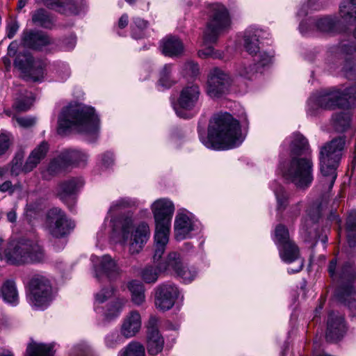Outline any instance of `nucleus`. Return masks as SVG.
<instances>
[{
  "mask_svg": "<svg viewBox=\"0 0 356 356\" xmlns=\"http://www.w3.org/2000/svg\"><path fill=\"white\" fill-rule=\"evenodd\" d=\"M274 193L277 199V209L283 211L288 204L289 195L282 186H278L274 189Z\"/></svg>",
  "mask_w": 356,
  "mask_h": 356,
  "instance_id": "09e8293b",
  "label": "nucleus"
},
{
  "mask_svg": "<svg viewBox=\"0 0 356 356\" xmlns=\"http://www.w3.org/2000/svg\"><path fill=\"white\" fill-rule=\"evenodd\" d=\"M62 158H65L69 161V167H82L86 165L88 155L83 151L70 149L62 151Z\"/></svg>",
  "mask_w": 356,
  "mask_h": 356,
  "instance_id": "2f4dec72",
  "label": "nucleus"
},
{
  "mask_svg": "<svg viewBox=\"0 0 356 356\" xmlns=\"http://www.w3.org/2000/svg\"><path fill=\"white\" fill-rule=\"evenodd\" d=\"M198 131L202 143L206 147L215 150L234 148L240 145L244 139L238 122L227 113L213 116L207 136L200 129Z\"/></svg>",
  "mask_w": 356,
  "mask_h": 356,
  "instance_id": "f257e3e1",
  "label": "nucleus"
},
{
  "mask_svg": "<svg viewBox=\"0 0 356 356\" xmlns=\"http://www.w3.org/2000/svg\"><path fill=\"white\" fill-rule=\"evenodd\" d=\"M132 29V37L138 39L143 37L142 31L147 27V22L140 18L135 17L133 19Z\"/></svg>",
  "mask_w": 356,
  "mask_h": 356,
  "instance_id": "8fccbe9b",
  "label": "nucleus"
},
{
  "mask_svg": "<svg viewBox=\"0 0 356 356\" xmlns=\"http://www.w3.org/2000/svg\"><path fill=\"white\" fill-rule=\"evenodd\" d=\"M153 261L154 263H158V268L160 272L169 275H177V273L180 272L184 264L180 254L177 252H170L163 259L160 258L155 261L153 259Z\"/></svg>",
  "mask_w": 356,
  "mask_h": 356,
  "instance_id": "bb28decb",
  "label": "nucleus"
},
{
  "mask_svg": "<svg viewBox=\"0 0 356 356\" xmlns=\"http://www.w3.org/2000/svg\"><path fill=\"white\" fill-rule=\"evenodd\" d=\"M119 356H145V347L138 341H131L119 352Z\"/></svg>",
  "mask_w": 356,
  "mask_h": 356,
  "instance_id": "37998d69",
  "label": "nucleus"
},
{
  "mask_svg": "<svg viewBox=\"0 0 356 356\" xmlns=\"http://www.w3.org/2000/svg\"><path fill=\"white\" fill-rule=\"evenodd\" d=\"M7 261L13 265H22L42 261L44 252L35 241L20 238L9 242L3 251Z\"/></svg>",
  "mask_w": 356,
  "mask_h": 356,
  "instance_id": "423d86ee",
  "label": "nucleus"
},
{
  "mask_svg": "<svg viewBox=\"0 0 356 356\" xmlns=\"http://www.w3.org/2000/svg\"><path fill=\"white\" fill-rule=\"evenodd\" d=\"M340 21L336 17L325 16L315 19H309L302 21L299 26L300 31L303 35L310 33L314 27L323 33H333L337 31Z\"/></svg>",
  "mask_w": 356,
  "mask_h": 356,
  "instance_id": "412c9836",
  "label": "nucleus"
},
{
  "mask_svg": "<svg viewBox=\"0 0 356 356\" xmlns=\"http://www.w3.org/2000/svg\"><path fill=\"white\" fill-rule=\"evenodd\" d=\"M288 143L290 147L291 156L302 157L309 155L310 151L307 140L300 134L294 133L284 143Z\"/></svg>",
  "mask_w": 356,
  "mask_h": 356,
  "instance_id": "c756f323",
  "label": "nucleus"
},
{
  "mask_svg": "<svg viewBox=\"0 0 356 356\" xmlns=\"http://www.w3.org/2000/svg\"><path fill=\"white\" fill-rule=\"evenodd\" d=\"M0 298L6 305L16 307L19 302V295L16 280L7 278L0 285Z\"/></svg>",
  "mask_w": 356,
  "mask_h": 356,
  "instance_id": "cd10ccee",
  "label": "nucleus"
},
{
  "mask_svg": "<svg viewBox=\"0 0 356 356\" xmlns=\"http://www.w3.org/2000/svg\"><path fill=\"white\" fill-rule=\"evenodd\" d=\"M262 35L261 29L249 27L244 32L243 47L254 58L255 62L265 67L272 62V56L266 51L261 50L259 39Z\"/></svg>",
  "mask_w": 356,
  "mask_h": 356,
  "instance_id": "f8f14e48",
  "label": "nucleus"
},
{
  "mask_svg": "<svg viewBox=\"0 0 356 356\" xmlns=\"http://www.w3.org/2000/svg\"><path fill=\"white\" fill-rule=\"evenodd\" d=\"M115 289L113 286L104 287L95 294L94 308L97 313L102 312L101 305L114 296Z\"/></svg>",
  "mask_w": 356,
  "mask_h": 356,
  "instance_id": "58836bf2",
  "label": "nucleus"
},
{
  "mask_svg": "<svg viewBox=\"0 0 356 356\" xmlns=\"http://www.w3.org/2000/svg\"><path fill=\"white\" fill-rule=\"evenodd\" d=\"M33 102L32 94L29 92L24 97L17 99L13 106L17 111H26L31 108Z\"/></svg>",
  "mask_w": 356,
  "mask_h": 356,
  "instance_id": "3c124183",
  "label": "nucleus"
},
{
  "mask_svg": "<svg viewBox=\"0 0 356 356\" xmlns=\"http://www.w3.org/2000/svg\"><path fill=\"white\" fill-rule=\"evenodd\" d=\"M55 297L50 280L43 275H33L28 285L27 300L35 309L44 310Z\"/></svg>",
  "mask_w": 356,
  "mask_h": 356,
  "instance_id": "0eeeda50",
  "label": "nucleus"
},
{
  "mask_svg": "<svg viewBox=\"0 0 356 356\" xmlns=\"http://www.w3.org/2000/svg\"><path fill=\"white\" fill-rule=\"evenodd\" d=\"M339 301L346 304L353 316H356V293L353 287L343 292V298H337Z\"/></svg>",
  "mask_w": 356,
  "mask_h": 356,
  "instance_id": "de8ad7c7",
  "label": "nucleus"
},
{
  "mask_svg": "<svg viewBox=\"0 0 356 356\" xmlns=\"http://www.w3.org/2000/svg\"><path fill=\"white\" fill-rule=\"evenodd\" d=\"M172 65L166 64L163 66L160 72V76L159 79V85L163 88H169L174 84V81L171 79Z\"/></svg>",
  "mask_w": 356,
  "mask_h": 356,
  "instance_id": "49530a36",
  "label": "nucleus"
},
{
  "mask_svg": "<svg viewBox=\"0 0 356 356\" xmlns=\"http://www.w3.org/2000/svg\"><path fill=\"white\" fill-rule=\"evenodd\" d=\"M53 43L49 35L41 31L26 29L21 35V44L25 48L40 51Z\"/></svg>",
  "mask_w": 356,
  "mask_h": 356,
  "instance_id": "4be33fe9",
  "label": "nucleus"
},
{
  "mask_svg": "<svg viewBox=\"0 0 356 356\" xmlns=\"http://www.w3.org/2000/svg\"><path fill=\"white\" fill-rule=\"evenodd\" d=\"M91 346L85 341H81L73 346L70 350V356H86L90 353Z\"/></svg>",
  "mask_w": 356,
  "mask_h": 356,
  "instance_id": "603ef678",
  "label": "nucleus"
},
{
  "mask_svg": "<svg viewBox=\"0 0 356 356\" xmlns=\"http://www.w3.org/2000/svg\"><path fill=\"white\" fill-rule=\"evenodd\" d=\"M122 342L121 333L119 334L117 331L108 334L105 337L106 346L110 348H113Z\"/></svg>",
  "mask_w": 356,
  "mask_h": 356,
  "instance_id": "5fc2aeb1",
  "label": "nucleus"
},
{
  "mask_svg": "<svg viewBox=\"0 0 356 356\" xmlns=\"http://www.w3.org/2000/svg\"><path fill=\"white\" fill-rule=\"evenodd\" d=\"M339 49L341 53L346 55L352 54L356 49L355 44L349 41H343L340 43Z\"/></svg>",
  "mask_w": 356,
  "mask_h": 356,
  "instance_id": "bf43d9fd",
  "label": "nucleus"
},
{
  "mask_svg": "<svg viewBox=\"0 0 356 356\" xmlns=\"http://www.w3.org/2000/svg\"><path fill=\"white\" fill-rule=\"evenodd\" d=\"M307 217L302 220V229L307 231L308 227L318 221L321 212V205L318 202H314L307 210Z\"/></svg>",
  "mask_w": 356,
  "mask_h": 356,
  "instance_id": "72a5a7b5",
  "label": "nucleus"
},
{
  "mask_svg": "<svg viewBox=\"0 0 356 356\" xmlns=\"http://www.w3.org/2000/svg\"><path fill=\"white\" fill-rule=\"evenodd\" d=\"M75 227V223L69 218L60 208L49 209L46 215L44 228L47 233L55 238H63L68 236Z\"/></svg>",
  "mask_w": 356,
  "mask_h": 356,
  "instance_id": "9b49d317",
  "label": "nucleus"
},
{
  "mask_svg": "<svg viewBox=\"0 0 356 356\" xmlns=\"http://www.w3.org/2000/svg\"><path fill=\"white\" fill-rule=\"evenodd\" d=\"M279 168L283 177L298 188H307L313 182L314 164L310 155L292 156L281 163Z\"/></svg>",
  "mask_w": 356,
  "mask_h": 356,
  "instance_id": "39448f33",
  "label": "nucleus"
},
{
  "mask_svg": "<svg viewBox=\"0 0 356 356\" xmlns=\"http://www.w3.org/2000/svg\"><path fill=\"white\" fill-rule=\"evenodd\" d=\"M48 150V143L45 141H42L33 150H32L23 165V156L22 154H18L12 162V167L10 169L11 175L17 176L22 172L28 173L32 171L46 156Z\"/></svg>",
  "mask_w": 356,
  "mask_h": 356,
  "instance_id": "ddd939ff",
  "label": "nucleus"
},
{
  "mask_svg": "<svg viewBox=\"0 0 356 356\" xmlns=\"http://www.w3.org/2000/svg\"><path fill=\"white\" fill-rule=\"evenodd\" d=\"M309 7H312L314 10H318L320 9L321 6L315 5L314 0H309L307 5L304 4L301 6V8L298 11L297 15L298 16H305L307 13V8Z\"/></svg>",
  "mask_w": 356,
  "mask_h": 356,
  "instance_id": "0e129e2a",
  "label": "nucleus"
},
{
  "mask_svg": "<svg viewBox=\"0 0 356 356\" xmlns=\"http://www.w3.org/2000/svg\"><path fill=\"white\" fill-rule=\"evenodd\" d=\"M25 356H54V352L50 345L33 342L27 346Z\"/></svg>",
  "mask_w": 356,
  "mask_h": 356,
  "instance_id": "c9c22d12",
  "label": "nucleus"
},
{
  "mask_svg": "<svg viewBox=\"0 0 356 356\" xmlns=\"http://www.w3.org/2000/svg\"><path fill=\"white\" fill-rule=\"evenodd\" d=\"M83 185V181L80 177H73L63 181L58 186V195L70 209L74 203V195Z\"/></svg>",
  "mask_w": 356,
  "mask_h": 356,
  "instance_id": "393cba45",
  "label": "nucleus"
},
{
  "mask_svg": "<svg viewBox=\"0 0 356 356\" xmlns=\"http://www.w3.org/2000/svg\"><path fill=\"white\" fill-rule=\"evenodd\" d=\"M161 273L158 266L147 265L142 270L141 277L146 283H154L157 281L159 273Z\"/></svg>",
  "mask_w": 356,
  "mask_h": 356,
  "instance_id": "a18cd8bd",
  "label": "nucleus"
},
{
  "mask_svg": "<svg viewBox=\"0 0 356 356\" xmlns=\"http://www.w3.org/2000/svg\"><path fill=\"white\" fill-rule=\"evenodd\" d=\"M208 22L204 32V42L209 44L215 42L219 35L230 26V18L227 8L222 4H209L207 8Z\"/></svg>",
  "mask_w": 356,
  "mask_h": 356,
  "instance_id": "6e6552de",
  "label": "nucleus"
},
{
  "mask_svg": "<svg viewBox=\"0 0 356 356\" xmlns=\"http://www.w3.org/2000/svg\"><path fill=\"white\" fill-rule=\"evenodd\" d=\"M231 83L229 74L215 67L208 75L207 93L212 98L220 97L228 91Z\"/></svg>",
  "mask_w": 356,
  "mask_h": 356,
  "instance_id": "dca6fc26",
  "label": "nucleus"
},
{
  "mask_svg": "<svg viewBox=\"0 0 356 356\" xmlns=\"http://www.w3.org/2000/svg\"><path fill=\"white\" fill-rule=\"evenodd\" d=\"M102 163L108 168L113 163V155L111 152H106L101 156Z\"/></svg>",
  "mask_w": 356,
  "mask_h": 356,
  "instance_id": "69168bd1",
  "label": "nucleus"
},
{
  "mask_svg": "<svg viewBox=\"0 0 356 356\" xmlns=\"http://www.w3.org/2000/svg\"><path fill=\"white\" fill-rule=\"evenodd\" d=\"M141 325L140 314L137 311H132L123 320L120 328L121 335L126 339L131 338L139 332Z\"/></svg>",
  "mask_w": 356,
  "mask_h": 356,
  "instance_id": "c85d7f7f",
  "label": "nucleus"
},
{
  "mask_svg": "<svg viewBox=\"0 0 356 356\" xmlns=\"http://www.w3.org/2000/svg\"><path fill=\"white\" fill-rule=\"evenodd\" d=\"M155 290L156 307L162 311L170 309L179 294L177 286L172 283H165L159 285Z\"/></svg>",
  "mask_w": 356,
  "mask_h": 356,
  "instance_id": "aec40b11",
  "label": "nucleus"
},
{
  "mask_svg": "<svg viewBox=\"0 0 356 356\" xmlns=\"http://www.w3.org/2000/svg\"><path fill=\"white\" fill-rule=\"evenodd\" d=\"M332 125L339 132L345 131L350 125V115L348 113L340 112L332 115Z\"/></svg>",
  "mask_w": 356,
  "mask_h": 356,
  "instance_id": "a19ab883",
  "label": "nucleus"
},
{
  "mask_svg": "<svg viewBox=\"0 0 356 356\" xmlns=\"http://www.w3.org/2000/svg\"><path fill=\"white\" fill-rule=\"evenodd\" d=\"M10 146L9 136L6 134H0V156L4 154Z\"/></svg>",
  "mask_w": 356,
  "mask_h": 356,
  "instance_id": "680f3d73",
  "label": "nucleus"
},
{
  "mask_svg": "<svg viewBox=\"0 0 356 356\" xmlns=\"http://www.w3.org/2000/svg\"><path fill=\"white\" fill-rule=\"evenodd\" d=\"M126 303V300L123 298H118L107 305L106 308L104 309L102 307L100 313L107 321H111L119 316Z\"/></svg>",
  "mask_w": 356,
  "mask_h": 356,
  "instance_id": "473e14b6",
  "label": "nucleus"
},
{
  "mask_svg": "<svg viewBox=\"0 0 356 356\" xmlns=\"http://www.w3.org/2000/svg\"><path fill=\"white\" fill-rule=\"evenodd\" d=\"M159 318L151 316L146 325V347L149 355H157L164 347V338L159 330Z\"/></svg>",
  "mask_w": 356,
  "mask_h": 356,
  "instance_id": "6ab92c4d",
  "label": "nucleus"
},
{
  "mask_svg": "<svg viewBox=\"0 0 356 356\" xmlns=\"http://www.w3.org/2000/svg\"><path fill=\"white\" fill-rule=\"evenodd\" d=\"M161 49L165 56L177 57L182 54L184 47L179 38L169 35L161 41Z\"/></svg>",
  "mask_w": 356,
  "mask_h": 356,
  "instance_id": "7c9ffc66",
  "label": "nucleus"
},
{
  "mask_svg": "<svg viewBox=\"0 0 356 356\" xmlns=\"http://www.w3.org/2000/svg\"><path fill=\"white\" fill-rule=\"evenodd\" d=\"M138 205V201L129 197L120 198L113 201L108 211V216L111 218L110 224L113 232H121L123 241L127 242L129 236V229L133 227L134 220L131 215H115L126 208L136 207Z\"/></svg>",
  "mask_w": 356,
  "mask_h": 356,
  "instance_id": "1a4fd4ad",
  "label": "nucleus"
},
{
  "mask_svg": "<svg viewBox=\"0 0 356 356\" xmlns=\"http://www.w3.org/2000/svg\"><path fill=\"white\" fill-rule=\"evenodd\" d=\"M90 260L92 263L94 276L99 280L103 276L110 280L115 279L120 273V268L117 261L108 254L102 257L92 255Z\"/></svg>",
  "mask_w": 356,
  "mask_h": 356,
  "instance_id": "f3484780",
  "label": "nucleus"
},
{
  "mask_svg": "<svg viewBox=\"0 0 356 356\" xmlns=\"http://www.w3.org/2000/svg\"><path fill=\"white\" fill-rule=\"evenodd\" d=\"M199 229V222L193 214L185 209H179L175 218L174 235L177 241L192 238Z\"/></svg>",
  "mask_w": 356,
  "mask_h": 356,
  "instance_id": "4468645a",
  "label": "nucleus"
},
{
  "mask_svg": "<svg viewBox=\"0 0 356 356\" xmlns=\"http://www.w3.org/2000/svg\"><path fill=\"white\" fill-rule=\"evenodd\" d=\"M151 209L155 222L154 259L156 261L163 254L168 243L175 206L170 200L160 198L152 204Z\"/></svg>",
  "mask_w": 356,
  "mask_h": 356,
  "instance_id": "7ed1b4c3",
  "label": "nucleus"
},
{
  "mask_svg": "<svg viewBox=\"0 0 356 356\" xmlns=\"http://www.w3.org/2000/svg\"><path fill=\"white\" fill-rule=\"evenodd\" d=\"M200 72V68L197 63L193 61L186 62L182 68V73L184 76L189 77H196Z\"/></svg>",
  "mask_w": 356,
  "mask_h": 356,
  "instance_id": "6e6d98bb",
  "label": "nucleus"
},
{
  "mask_svg": "<svg viewBox=\"0 0 356 356\" xmlns=\"http://www.w3.org/2000/svg\"><path fill=\"white\" fill-rule=\"evenodd\" d=\"M198 55L201 58H207V57L217 58L218 57L216 54L214 52V49L211 47H208L204 49L200 50L198 51Z\"/></svg>",
  "mask_w": 356,
  "mask_h": 356,
  "instance_id": "338daca9",
  "label": "nucleus"
},
{
  "mask_svg": "<svg viewBox=\"0 0 356 356\" xmlns=\"http://www.w3.org/2000/svg\"><path fill=\"white\" fill-rule=\"evenodd\" d=\"M14 191V186L10 181H6L0 185V191L2 193L8 192L12 194Z\"/></svg>",
  "mask_w": 356,
  "mask_h": 356,
  "instance_id": "774afa93",
  "label": "nucleus"
},
{
  "mask_svg": "<svg viewBox=\"0 0 356 356\" xmlns=\"http://www.w3.org/2000/svg\"><path fill=\"white\" fill-rule=\"evenodd\" d=\"M67 162L65 158H62L61 152L56 158H54L50 161L47 172L50 175H56L69 167Z\"/></svg>",
  "mask_w": 356,
  "mask_h": 356,
  "instance_id": "c03bdc74",
  "label": "nucleus"
},
{
  "mask_svg": "<svg viewBox=\"0 0 356 356\" xmlns=\"http://www.w3.org/2000/svg\"><path fill=\"white\" fill-rule=\"evenodd\" d=\"M259 67L260 65L258 63L257 64H252L243 62L238 65L236 72L238 76L243 79L252 80L256 76ZM261 67L262 66L261 65Z\"/></svg>",
  "mask_w": 356,
  "mask_h": 356,
  "instance_id": "4c0bfd02",
  "label": "nucleus"
},
{
  "mask_svg": "<svg viewBox=\"0 0 356 356\" xmlns=\"http://www.w3.org/2000/svg\"><path fill=\"white\" fill-rule=\"evenodd\" d=\"M149 236L150 229L149 225L145 222H141L134 227L131 236L130 235L129 236L127 241L124 242L122 238V244H125L129 240V253L131 254H138L149 240Z\"/></svg>",
  "mask_w": 356,
  "mask_h": 356,
  "instance_id": "5701e85b",
  "label": "nucleus"
},
{
  "mask_svg": "<svg viewBox=\"0 0 356 356\" xmlns=\"http://www.w3.org/2000/svg\"><path fill=\"white\" fill-rule=\"evenodd\" d=\"M19 28V25L17 21L10 22L6 28L8 38H13L18 31Z\"/></svg>",
  "mask_w": 356,
  "mask_h": 356,
  "instance_id": "e2e57ef3",
  "label": "nucleus"
},
{
  "mask_svg": "<svg viewBox=\"0 0 356 356\" xmlns=\"http://www.w3.org/2000/svg\"><path fill=\"white\" fill-rule=\"evenodd\" d=\"M346 332L343 317L339 314L331 312L327 320L326 339L330 342L340 340Z\"/></svg>",
  "mask_w": 356,
  "mask_h": 356,
  "instance_id": "a878e982",
  "label": "nucleus"
},
{
  "mask_svg": "<svg viewBox=\"0 0 356 356\" xmlns=\"http://www.w3.org/2000/svg\"><path fill=\"white\" fill-rule=\"evenodd\" d=\"M74 128L95 140L99 133L100 121L95 109L88 106H69L64 108L58 120V132L64 134Z\"/></svg>",
  "mask_w": 356,
  "mask_h": 356,
  "instance_id": "f03ea898",
  "label": "nucleus"
},
{
  "mask_svg": "<svg viewBox=\"0 0 356 356\" xmlns=\"http://www.w3.org/2000/svg\"><path fill=\"white\" fill-rule=\"evenodd\" d=\"M15 65L29 80L40 81L44 76V63L39 59H34L30 54H19Z\"/></svg>",
  "mask_w": 356,
  "mask_h": 356,
  "instance_id": "2eb2a0df",
  "label": "nucleus"
},
{
  "mask_svg": "<svg viewBox=\"0 0 356 356\" xmlns=\"http://www.w3.org/2000/svg\"><path fill=\"white\" fill-rule=\"evenodd\" d=\"M273 241L277 248L293 241L290 238L288 229L282 224L276 226Z\"/></svg>",
  "mask_w": 356,
  "mask_h": 356,
  "instance_id": "79ce46f5",
  "label": "nucleus"
},
{
  "mask_svg": "<svg viewBox=\"0 0 356 356\" xmlns=\"http://www.w3.org/2000/svg\"><path fill=\"white\" fill-rule=\"evenodd\" d=\"M277 249L282 261L286 264L296 263L295 268H288L289 273H296L302 270L304 266V260L300 257L299 249L293 241L280 246Z\"/></svg>",
  "mask_w": 356,
  "mask_h": 356,
  "instance_id": "b1692460",
  "label": "nucleus"
},
{
  "mask_svg": "<svg viewBox=\"0 0 356 356\" xmlns=\"http://www.w3.org/2000/svg\"><path fill=\"white\" fill-rule=\"evenodd\" d=\"M17 124L23 128H29L36 123V118L31 116L15 117L14 118Z\"/></svg>",
  "mask_w": 356,
  "mask_h": 356,
  "instance_id": "13d9d810",
  "label": "nucleus"
},
{
  "mask_svg": "<svg viewBox=\"0 0 356 356\" xmlns=\"http://www.w3.org/2000/svg\"><path fill=\"white\" fill-rule=\"evenodd\" d=\"M131 293V301L136 305H142L145 300V288L143 284L137 280H132L128 284Z\"/></svg>",
  "mask_w": 356,
  "mask_h": 356,
  "instance_id": "f704fd0d",
  "label": "nucleus"
},
{
  "mask_svg": "<svg viewBox=\"0 0 356 356\" xmlns=\"http://www.w3.org/2000/svg\"><path fill=\"white\" fill-rule=\"evenodd\" d=\"M183 280L186 283L191 282L197 275V270L194 267H186L183 264L179 273L176 275Z\"/></svg>",
  "mask_w": 356,
  "mask_h": 356,
  "instance_id": "864d4df0",
  "label": "nucleus"
},
{
  "mask_svg": "<svg viewBox=\"0 0 356 356\" xmlns=\"http://www.w3.org/2000/svg\"><path fill=\"white\" fill-rule=\"evenodd\" d=\"M327 271L332 281L339 284L335 291L336 298L343 299V292L353 287L356 269L349 262L339 263L337 259L334 258L329 262Z\"/></svg>",
  "mask_w": 356,
  "mask_h": 356,
  "instance_id": "9d476101",
  "label": "nucleus"
},
{
  "mask_svg": "<svg viewBox=\"0 0 356 356\" xmlns=\"http://www.w3.org/2000/svg\"><path fill=\"white\" fill-rule=\"evenodd\" d=\"M85 4V0H67L65 2V10L68 9L71 13L76 15Z\"/></svg>",
  "mask_w": 356,
  "mask_h": 356,
  "instance_id": "4d7b16f0",
  "label": "nucleus"
},
{
  "mask_svg": "<svg viewBox=\"0 0 356 356\" xmlns=\"http://www.w3.org/2000/svg\"><path fill=\"white\" fill-rule=\"evenodd\" d=\"M344 145V139L339 137L321 147L319 161L323 176L321 181L323 185H327L328 191L332 188L337 179L336 170L341 159Z\"/></svg>",
  "mask_w": 356,
  "mask_h": 356,
  "instance_id": "20e7f679",
  "label": "nucleus"
},
{
  "mask_svg": "<svg viewBox=\"0 0 356 356\" xmlns=\"http://www.w3.org/2000/svg\"><path fill=\"white\" fill-rule=\"evenodd\" d=\"M200 91L199 86L192 84L184 87L180 92L178 99L179 108L175 107L177 116L182 118H190L191 115L186 111H191L195 108L200 98Z\"/></svg>",
  "mask_w": 356,
  "mask_h": 356,
  "instance_id": "a211bd4d",
  "label": "nucleus"
},
{
  "mask_svg": "<svg viewBox=\"0 0 356 356\" xmlns=\"http://www.w3.org/2000/svg\"><path fill=\"white\" fill-rule=\"evenodd\" d=\"M347 239L350 248L356 246V210H350L346 219Z\"/></svg>",
  "mask_w": 356,
  "mask_h": 356,
  "instance_id": "e433bc0d",
  "label": "nucleus"
},
{
  "mask_svg": "<svg viewBox=\"0 0 356 356\" xmlns=\"http://www.w3.org/2000/svg\"><path fill=\"white\" fill-rule=\"evenodd\" d=\"M76 44V38L74 35H70L69 37L63 39L62 49L64 51L72 50Z\"/></svg>",
  "mask_w": 356,
  "mask_h": 356,
  "instance_id": "052dcab7",
  "label": "nucleus"
},
{
  "mask_svg": "<svg viewBox=\"0 0 356 356\" xmlns=\"http://www.w3.org/2000/svg\"><path fill=\"white\" fill-rule=\"evenodd\" d=\"M32 21L33 24L46 29H50L54 24L51 17L43 8H40L33 13Z\"/></svg>",
  "mask_w": 356,
  "mask_h": 356,
  "instance_id": "ea45409f",
  "label": "nucleus"
}]
</instances>
